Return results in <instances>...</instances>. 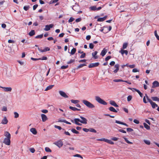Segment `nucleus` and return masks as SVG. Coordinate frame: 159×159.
<instances>
[{
  "mask_svg": "<svg viewBox=\"0 0 159 159\" xmlns=\"http://www.w3.org/2000/svg\"><path fill=\"white\" fill-rule=\"evenodd\" d=\"M4 135L6 137L4 139L3 143L5 144L9 145L11 143V134L7 131H6L5 132Z\"/></svg>",
  "mask_w": 159,
  "mask_h": 159,
  "instance_id": "nucleus-1",
  "label": "nucleus"
},
{
  "mask_svg": "<svg viewBox=\"0 0 159 159\" xmlns=\"http://www.w3.org/2000/svg\"><path fill=\"white\" fill-rule=\"evenodd\" d=\"M82 102L85 105L89 108H92L95 107V106L93 104L86 100H83Z\"/></svg>",
  "mask_w": 159,
  "mask_h": 159,
  "instance_id": "nucleus-2",
  "label": "nucleus"
},
{
  "mask_svg": "<svg viewBox=\"0 0 159 159\" xmlns=\"http://www.w3.org/2000/svg\"><path fill=\"white\" fill-rule=\"evenodd\" d=\"M95 100L97 102L101 104H102L104 105H106L107 104V102L98 96H96L95 97Z\"/></svg>",
  "mask_w": 159,
  "mask_h": 159,
  "instance_id": "nucleus-3",
  "label": "nucleus"
},
{
  "mask_svg": "<svg viewBox=\"0 0 159 159\" xmlns=\"http://www.w3.org/2000/svg\"><path fill=\"white\" fill-rule=\"evenodd\" d=\"M53 26L54 25L52 24H51L49 25H45V28L44 29V30L46 31L49 30L50 28H52Z\"/></svg>",
  "mask_w": 159,
  "mask_h": 159,
  "instance_id": "nucleus-4",
  "label": "nucleus"
},
{
  "mask_svg": "<svg viewBox=\"0 0 159 159\" xmlns=\"http://www.w3.org/2000/svg\"><path fill=\"white\" fill-rule=\"evenodd\" d=\"M80 117L82 120H80V122L85 124H87V120L86 118L82 116H80Z\"/></svg>",
  "mask_w": 159,
  "mask_h": 159,
  "instance_id": "nucleus-5",
  "label": "nucleus"
},
{
  "mask_svg": "<svg viewBox=\"0 0 159 159\" xmlns=\"http://www.w3.org/2000/svg\"><path fill=\"white\" fill-rule=\"evenodd\" d=\"M54 144L59 148L61 147L63 145V142L61 140L58 141L54 143Z\"/></svg>",
  "mask_w": 159,
  "mask_h": 159,
  "instance_id": "nucleus-6",
  "label": "nucleus"
},
{
  "mask_svg": "<svg viewBox=\"0 0 159 159\" xmlns=\"http://www.w3.org/2000/svg\"><path fill=\"white\" fill-rule=\"evenodd\" d=\"M159 87V82L157 81H155L152 83V88H156L157 87Z\"/></svg>",
  "mask_w": 159,
  "mask_h": 159,
  "instance_id": "nucleus-7",
  "label": "nucleus"
},
{
  "mask_svg": "<svg viewBox=\"0 0 159 159\" xmlns=\"http://www.w3.org/2000/svg\"><path fill=\"white\" fill-rule=\"evenodd\" d=\"M99 64L98 62L91 63L89 65V68H91L95 67H97L99 65Z\"/></svg>",
  "mask_w": 159,
  "mask_h": 159,
  "instance_id": "nucleus-8",
  "label": "nucleus"
},
{
  "mask_svg": "<svg viewBox=\"0 0 159 159\" xmlns=\"http://www.w3.org/2000/svg\"><path fill=\"white\" fill-rule=\"evenodd\" d=\"M75 123L77 125H81L82 124L79 122H80V120L78 118H75L74 120Z\"/></svg>",
  "mask_w": 159,
  "mask_h": 159,
  "instance_id": "nucleus-9",
  "label": "nucleus"
},
{
  "mask_svg": "<svg viewBox=\"0 0 159 159\" xmlns=\"http://www.w3.org/2000/svg\"><path fill=\"white\" fill-rule=\"evenodd\" d=\"M59 93L63 97L65 98H68V96L66 94V93L62 91H60Z\"/></svg>",
  "mask_w": 159,
  "mask_h": 159,
  "instance_id": "nucleus-10",
  "label": "nucleus"
},
{
  "mask_svg": "<svg viewBox=\"0 0 159 159\" xmlns=\"http://www.w3.org/2000/svg\"><path fill=\"white\" fill-rule=\"evenodd\" d=\"M42 121L43 122H45L48 119L47 117L46 116V115L44 114H42L41 115Z\"/></svg>",
  "mask_w": 159,
  "mask_h": 159,
  "instance_id": "nucleus-11",
  "label": "nucleus"
},
{
  "mask_svg": "<svg viewBox=\"0 0 159 159\" xmlns=\"http://www.w3.org/2000/svg\"><path fill=\"white\" fill-rule=\"evenodd\" d=\"M8 121L6 117L5 116L2 120L1 123L3 124H6L8 123Z\"/></svg>",
  "mask_w": 159,
  "mask_h": 159,
  "instance_id": "nucleus-12",
  "label": "nucleus"
},
{
  "mask_svg": "<svg viewBox=\"0 0 159 159\" xmlns=\"http://www.w3.org/2000/svg\"><path fill=\"white\" fill-rule=\"evenodd\" d=\"M30 131L34 135L37 134V131L35 128H32L30 129Z\"/></svg>",
  "mask_w": 159,
  "mask_h": 159,
  "instance_id": "nucleus-13",
  "label": "nucleus"
},
{
  "mask_svg": "<svg viewBox=\"0 0 159 159\" xmlns=\"http://www.w3.org/2000/svg\"><path fill=\"white\" fill-rule=\"evenodd\" d=\"M107 52V49H106L105 48H104L103 49V50L102 51L101 54L102 56L103 57L106 54V53Z\"/></svg>",
  "mask_w": 159,
  "mask_h": 159,
  "instance_id": "nucleus-14",
  "label": "nucleus"
},
{
  "mask_svg": "<svg viewBox=\"0 0 159 159\" xmlns=\"http://www.w3.org/2000/svg\"><path fill=\"white\" fill-rule=\"evenodd\" d=\"M110 103L111 105H112L115 107H118V105H117L116 103V102L114 101H111L110 102Z\"/></svg>",
  "mask_w": 159,
  "mask_h": 159,
  "instance_id": "nucleus-15",
  "label": "nucleus"
},
{
  "mask_svg": "<svg viewBox=\"0 0 159 159\" xmlns=\"http://www.w3.org/2000/svg\"><path fill=\"white\" fill-rule=\"evenodd\" d=\"M115 122L116 123L122 125H125L127 127H128V125L127 124H126L125 123L119 121L118 120H116Z\"/></svg>",
  "mask_w": 159,
  "mask_h": 159,
  "instance_id": "nucleus-16",
  "label": "nucleus"
},
{
  "mask_svg": "<svg viewBox=\"0 0 159 159\" xmlns=\"http://www.w3.org/2000/svg\"><path fill=\"white\" fill-rule=\"evenodd\" d=\"M119 65L117 64H116L115 66V67L116 68V69L114 70L113 72L114 73H116L119 70Z\"/></svg>",
  "mask_w": 159,
  "mask_h": 159,
  "instance_id": "nucleus-17",
  "label": "nucleus"
},
{
  "mask_svg": "<svg viewBox=\"0 0 159 159\" xmlns=\"http://www.w3.org/2000/svg\"><path fill=\"white\" fill-rule=\"evenodd\" d=\"M69 108L70 109H71L73 111H80V109H78L75 107H72L71 106H70Z\"/></svg>",
  "mask_w": 159,
  "mask_h": 159,
  "instance_id": "nucleus-18",
  "label": "nucleus"
},
{
  "mask_svg": "<svg viewBox=\"0 0 159 159\" xmlns=\"http://www.w3.org/2000/svg\"><path fill=\"white\" fill-rule=\"evenodd\" d=\"M109 110L111 111L115 112H117V111L113 107H110L109 108Z\"/></svg>",
  "mask_w": 159,
  "mask_h": 159,
  "instance_id": "nucleus-19",
  "label": "nucleus"
},
{
  "mask_svg": "<svg viewBox=\"0 0 159 159\" xmlns=\"http://www.w3.org/2000/svg\"><path fill=\"white\" fill-rule=\"evenodd\" d=\"M97 53H98V52L97 51H96L95 52H93L92 53V55L95 59H96L98 58V56H96V55L97 54Z\"/></svg>",
  "mask_w": 159,
  "mask_h": 159,
  "instance_id": "nucleus-20",
  "label": "nucleus"
},
{
  "mask_svg": "<svg viewBox=\"0 0 159 159\" xmlns=\"http://www.w3.org/2000/svg\"><path fill=\"white\" fill-rule=\"evenodd\" d=\"M120 52H121L122 55H123L124 53H125L126 55H127L128 54V52L127 50H124L121 49V51H120Z\"/></svg>",
  "mask_w": 159,
  "mask_h": 159,
  "instance_id": "nucleus-21",
  "label": "nucleus"
},
{
  "mask_svg": "<svg viewBox=\"0 0 159 159\" xmlns=\"http://www.w3.org/2000/svg\"><path fill=\"white\" fill-rule=\"evenodd\" d=\"M151 104L153 108H155L156 107H158L157 105L153 102L151 103Z\"/></svg>",
  "mask_w": 159,
  "mask_h": 159,
  "instance_id": "nucleus-22",
  "label": "nucleus"
},
{
  "mask_svg": "<svg viewBox=\"0 0 159 159\" xmlns=\"http://www.w3.org/2000/svg\"><path fill=\"white\" fill-rule=\"evenodd\" d=\"M151 98L154 101H156L159 102V98L157 97H152Z\"/></svg>",
  "mask_w": 159,
  "mask_h": 159,
  "instance_id": "nucleus-23",
  "label": "nucleus"
},
{
  "mask_svg": "<svg viewBox=\"0 0 159 159\" xmlns=\"http://www.w3.org/2000/svg\"><path fill=\"white\" fill-rule=\"evenodd\" d=\"M143 125L144 127L147 130H149L150 129V127L146 123H144Z\"/></svg>",
  "mask_w": 159,
  "mask_h": 159,
  "instance_id": "nucleus-24",
  "label": "nucleus"
},
{
  "mask_svg": "<svg viewBox=\"0 0 159 159\" xmlns=\"http://www.w3.org/2000/svg\"><path fill=\"white\" fill-rule=\"evenodd\" d=\"M35 34V31L34 30H32L29 33V34L30 36H32L34 35Z\"/></svg>",
  "mask_w": 159,
  "mask_h": 159,
  "instance_id": "nucleus-25",
  "label": "nucleus"
},
{
  "mask_svg": "<svg viewBox=\"0 0 159 159\" xmlns=\"http://www.w3.org/2000/svg\"><path fill=\"white\" fill-rule=\"evenodd\" d=\"M70 101L72 103H74L75 104H76L78 103V102H79V101L78 100H73V99L71 100Z\"/></svg>",
  "mask_w": 159,
  "mask_h": 159,
  "instance_id": "nucleus-26",
  "label": "nucleus"
},
{
  "mask_svg": "<svg viewBox=\"0 0 159 159\" xmlns=\"http://www.w3.org/2000/svg\"><path fill=\"white\" fill-rule=\"evenodd\" d=\"M86 65L84 64H80L76 68V69H78L80 68L83 67L84 66H86Z\"/></svg>",
  "mask_w": 159,
  "mask_h": 159,
  "instance_id": "nucleus-27",
  "label": "nucleus"
},
{
  "mask_svg": "<svg viewBox=\"0 0 159 159\" xmlns=\"http://www.w3.org/2000/svg\"><path fill=\"white\" fill-rule=\"evenodd\" d=\"M76 51V49L75 48H73L71 50L70 53L71 54V55H74L75 52Z\"/></svg>",
  "mask_w": 159,
  "mask_h": 159,
  "instance_id": "nucleus-28",
  "label": "nucleus"
},
{
  "mask_svg": "<svg viewBox=\"0 0 159 159\" xmlns=\"http://www.w3.org/2000/svg\"><path fill=\"white\" fill-rule=\"evenodd\" d=\"M123 138H124V139H125V141L128 144H133V143L132 142H130L129 141L128 139H127L125 137H123Z\"/></svg>",
  "mask_w": 159,
  "mask_h": 159,
  "instance_id": "nucleus-29",
  "label": "nucleus"
},
{
  "mask_svg": "<svg viewBox=\"0 0 159 159\" xmlns=\"http://www.w3.org/2000/svg\"><path fill=\"white\" fill-rule=\"evenodd\" d=\"M128 45L127 43H124L123 45L122 48L123 49H125L126 48Z\"/></svg>",
  "mask_w": 159,
  "mask_h": 159,
  "instance_id": "nucleus-30",
  "label": "nucleus"
},
{
  "mask_svg": "<svg viewBox=\"0 0 159 159\" xmlns=\"http://www.w3.org/2000/svg\"><path fill=\"white\" fill-rule=\"evenodd\" d=\"M71 131L73 133L76 134H78L79 133V132L78 131H77L74 128L72 129H71Z\"/></svg>",
  "mask_w": 159,
  "mask_h": 159,
  "instance_id": "nucleus-31",
  "label": "nucleus"
},
{
  "mask_svg": "<svg viewBox=\"0 0 159 159\" xmlns=\"http://www.w3.org/2000/svg\"><path fill=\"white\" fill-rule=\"evenodd\" d=\"M54 86V85H50L48 86L46 88V89H52L53 88Z\"/></svg>",
  "mask_w": 159,
  "mask_h": 159,
  "instance_id": "nucleus-32",
  "label": "nucleus"
},
{
  "mask_svg": "<svg viewBox=\"0 0 159 159\" xmlns=\"http://www.w3.org/2000/svg\"><path fill=\"white\" fill-rule=\"evenodd\" d=\"M45 151L47 152H51L52 150L48 147H46L45 148Z\"/></svg>",
  "mask_w": 159,
  "mask_h": 159,
  "instance_id": "nucleus-33",
  "label": "nucleus"
},
{
  "mask_svg": "<svg viewBox=\"0 0 159 159\" xmlns=\"http://www.w3.org/2000/svg\"><path fill=\"white\" fill-rule=\"evenodd\" d=\"M106 142L108 143L109 144H112V145H113L114 144V143L113 142H112V141H111V140H108L107 139Z\"/></svg>",
  "mask_w": 159,
  "mask_h": 159,
  "instance_id": "nucleus-34",
  "label": "nucleus"
},
{
  "mask_svg": "<svg viewBox=\"0 0 159 159\" xmlns=\"http://www.w3.org/2000/svg\"><path fill=\"white\" fill-rule=\"evenodd\" d=\"M144 142L147 144L149 145L150 144V142L149 141L147 140H144Z\"/></svg>",
  "mask_w": 159,
  "mask_h": 159,
  "instance_id": "nucleus-35",
  "label": "nucleus"
},
{
  "mask_svg": "<svg viewBox=\"0 0 159 159\" xmlns=\"http://www.w3.org/2000/svg\"><path fill=\"white\" fill-rule=\"evenodd\" d=\"M154 34L155 35V36L157 38V39L159 40V36L158 35L157 33V32L156 30L155 31H154Z\"/></svg>",
  "mask_w": 159,
  "mask_h": 159,
  "instance_id": "nucleus-36",
  "label": "nucleus"
},
{
  "mask_svg": "<svg viewBox=\"0 0 159 159\" xmlns=\"http://www.w3.org/2000/svg\"><path fill=\"white\" fill-rule=\"evenodd\" d=\"M58 0H52V1H51L49 2V4H52L55 3L56 2H58Z\"/></svg>",
  "mask_w": 159,
  "mask_h": 159,
  "instance_id": "nucleus-37",
  "label": "nucleus"
},
{
  "mask_svg": "<svg viewBox=\"0 0 159 159\" xmlns=\"http://www.w3.org/2000/svg\"><path fill=\"white\" fill-rule=\"evenodd\" d=\"M107 139H105V138L101 139H97V141H104L106 142Z\"/></svg>",
  "mask_w": 159,
  "mask_h": 159,
  "instance_id": "nucleus-38",
  "label": "nucleus"
},
{
  "mask_svg": "<svg viewBox=\"0 0 159 159\" xmlns=\"http://www.w3.org/2000/svg\"><path fill=\"white\" fill-rule=\"evenodd\" d=\"M113 81L116 82H123L124 80L120 79H116L114 80H113Z\"/></svg>",
  "mask_w": 159,
  "mask_h": 159,
  "instance_id": "nucleus-39",
  "label": "nucleus"
},
{
  "mask_svg": "<svg viewBox=\"0 0 159 159\" xmlns=\"http://www.w3.org/2000/svg\"><path fill=\"white\" fill-rule=\"evenodd\" d=\"M89 131L93 133H96L97 131L96 130L93 128H90L89 129Z\"/></svg>",
  "mask_w": 159,
  "mask_h": 159,
  "instance_id": "nucleus-40",
  "label": "nucleus"
},
{
  "mask_svg": "<svg viewBox=\"0 0 159 159\" xmlns=\"http://www.w3.org/2000/svg\"><path fill=\"white\" fill-rule=\"evenodd\" d=\"M132 98V96H131V95L128 96L127 98V101L128 102L130 101V100H131Z\"/></svg>",
  "mask_w": 159,
  "mask_h": 159,
  "instance_id": "nucleus-41",
  "label": "nucleus"
},
{
  "mask_svg": "<svg viewBox=\"0 0 159 159\" xmlns=\"http://www.w3.org/2000/svg\"><path fill=\"white\" fill-rule=\"evenodd\" d=\"M137 91L140 95L141 97H142L143 96V94L139 91V90H135Z\"/></svg>",
  "mask_w": 159,
  "mask_h": 159,
  "instance_id": "nucleus-42",
  "label": "nucleus"
},
{
  "mask_svg": "<svg viewBox=\"0 0 159 159\" xmlns=\"http://www.w3.org/2000/svg\"><path fill=\"white\" fill-rule=\"evenodd\" d=\"M14 114L15 115L14 117L15 118H17L19 117V115L18 113L17 112H15L14 113Z\"/></svg>",
  "mask_w": 159,
  "mask_h": 159,
  "instance_id": "nucleus-43",
  "label": "nucleus"
},
{
  "mask_svg": "<svg viewBox=\"0 0 159 159\" xmlns=\"http://www.w3.org/2000/svg\"><path fill=\"white\" fill-rule=\"evenodd\" d=\"M90 8L92 10H97V7L96 6H92L91 7H90Z\"/></svg>",
  "mask_w": 159,
  "mask_h": 159,
  "instance_id": "nucleus-44",
  "label": "nucleus"
},
{
  "mask_svg": "<svg viewBox=\"0 0 159 159\" xmlns=\"http://www.w3.org/2000/svg\"><path fill=\"white\" fill-rule=\"evenodd\" d=\"M30 8L29 6H25L23 8L24 10L26 11L28 10Z\"/></svg>",
  "mask_w": 159,
  "mask_h": 159,
  "instance_id": "nucleus-45",
  "label": "nucleus"
},
{
  "mask_svg": "<svg viewBox=\"0 0 159 159\" xmlns=\"http://www.w3.org/2000/svg\"><path fill=\"white\" fill-rule=\"evenodd\" d=\"M126 130L128 132H132L133 131V129H132L130 128H127Z\"/></svg>",
  "mask_w": 159,
  "mask_h": 159,
  "instance_id": "nucleus-46",
  "label": "nucleus"
},
{
  "mask_svg": "<svg viewBox=\"0 0 159 159\" xmlns=\"http://www.w3.org/2000/svg\"><path fill=\"white\" fill-rule=\"evenodd\" d=\"M43 37V34H40L36 36L35 37V38L37 39V38H42Z\"/></svg>",
  "mask_w": 159,
  "mask_h": 159,
  "instance_id": "nucleus-47",
  "label": "nucleus"
},
{
  "mask_svg": "<svg viewBox=\"0 0 159 159\" xmlns=\"http://www.w3.org/2000/svg\"><path fill=\"white\" fill-rule=\"evenodd\" d=\"M94 45L92 43H90L89 44V47L90 48L92 49L94 47Z\"/></svg>",
  "mask_w": 159,
  "mask_h": 159,
  "instance_id": "nucleus-48",
  "label": "nucleus"
},
{
  "mask_svg": "<svg viewBox=\"0 0 159 159\" xmlns=\"http://www.w3.org/2000/svg\"><path fill=\"white\" fill-rule=\"evenodd\" d=\"M132 72H134V73L136 72H139V70H138L137 69L134 68L133 69Z\"/></svg>",
  "mask_w": 159,
  "mask_h": 159,
  "instance_id": "nucleus-49",
  "label": "nucleus"
},
{
  "mask_svg": "<svg viewBox=\"0 0 159 159\" xmlns=\"http://www.w3.org/2000/svg\"><path fill=\"white\" fill-rule=\"evenodd\" d=\"M98 21H103L104 20V19L103 18V17L102 18H100L98 19L97 20Z\"/></svg>",
  "mask_w": 159,
  "mask_h": 159,
  "instance_id": "nucleus-50",
  "label": "nucleus"
},
{
  "mask_svg": "<svg viewBox=\"0 0 159 159\" xmlns=\"http://www.w3.org/2000/svg\"><path fill=\"white\" fill-rule=\"evenodd\" d=\"M54 127L55 128H57L60 130H61L62 129V128H61V127L58 125H55L54 126Z\"/></svg>",
  "mask_w": 159,
  "mask_h": 159,
  "instance_id": "nucleus-51",
  "label": "nucleus"
},
{
  "mask_svg": "<svg viewBox=\"0 0 159 159\" xmlns=\"http://www.w3.org/2000/svg\"><path fill=\"white\" fill-rule=\"evenodd\" d=\"M74 157H80L81 158H83V157L82 156H81L79 154H76L74 156Z\"/></svg>",
  "mask_w": 159,
  "mask_h": 159,
  "instance_id": "nucleus-52",
  "label": "nucleus"
},
{
  "mask_svg": "<svg viewBox=\"0 0 159 159\" xmlns=\"http://www.w3.org/2000/svg\"><path fill=\"white\" fill-rule=\"evenodd\" d=\"M0 88L2 89H11L12 88L11 87H2L0 86Z\"/></svg>",
  "mask_w": 159,
  "mask_h": 159,
  "instance_id": "nucleus-53",
  "label": "nucleus"
},
{
  "mask_svg": "<svg viewBox=\"0 0 159 159\" xmlns=\"http://www.w3.org/2000/svg\"><path fill=\"white\" fill-rule=\"evenodd\" d=\"M30 152L32 153H34L35 151V150L33 148H30Z\"/></svg>",
  "mask_w": 159,
  "mask_h": 159,
  "instance_id": "nucleus-54",
  "label": "nucleus"
},
{
  "mask_svg": "<svg viewBox=\"0 0 159 159\" xmlns=\"http://www.w3.org/2000/svg\"><path fill=\"white\" fill-rule=\"evenodd\" d=\"M74 20V19L73 18L71 17L69 20L68 22H72Z\"/></svg>",
  "mask_w": 159,
  "mask_h": 159,
  "instance_id": "nucleus-55",
  "label": "nucleus"
},
{
  "mask_svg": "<svg viewBox=\"0 0 159 159\" xmlns=\"http://www.w3.org/2000/svg\"><path fill=\"white\" fill-rule=\"evenodd\" d=\"M83 130L86 132H88L89 131V129H88L85 128H84L83 129Z\"/></svg>",
  "mask_w": 159,
  "mask_h": 159,
  "instance_id": "nucleus-56",
  "label": "nucleus"
},
{
  "mask_svg": "<svg viewBox=\"0 0 159 159\" xmlns=\"http://www.w3.org/2000/svg\"><path fill=\"white\" fill-rule=\"evenodd\" d=\"M134 122L136 124H139V121L136 119H134Z\"/></svg>",
  "mask_w": 159,
  "mask_h": 159,
  "instance_id": "nucleus-57",
  "label": "nucleus"
},
{
  "mask_svg": "<svg viewBox=\"0 0 159 159\" xmlns=\"http://www.w3.org/2000/svg\"><path fill=\"white\" fill-rule=\"evenodd\" d=\"M41 111H42V112L43 113H48V111L47 110L43 109V110H42Z\"/></svg>",
  "mask_w": 159,
  "mask_h": 159,
  "instance_id": "nucleus-58",
  "label": "nucleus"
},
{
  "mask_svg": "<svg viewBox=\"0 0 159 159\" xmlns=\"http://www.w3.org/2000/svg\"><path fill=\"white\" fill-rule=\"evenodd\" d=\"M111 139L112 140H113V141H117L118 140V138H117L116 137H114L112 138Z\"/></svg>",
  "mask_w": 159,
  "mask_h": 159,
  "instance_id": "nucleus-59",
  "label": "nucleus"
},
{
  "mask_svg": "<svg viewBox=\"0 0 159 159\" xmlns=\"http://www.w3.org/2000/svg\"><path fill=\"white\" fill-rule=\"evenodd\" d=\"M68 67V65H67L66 66H63L61 67V69H65L67 68Z\"/></svg>",
  "mask_w": 159,
  "mask_h": 159,
  "instance_id": "nucleus-60",
  "label": "nucleus"
},
{
  "mask_svg": "<svg viewBox=\"0 0 159 159\" xmlns=\"http://www.w3.org/2000/svg\"><path fill=\"white\" fill-rule=\"evenodd\" d=\"M85 53H83L80 56L81 58H83L85 57Z\"/></svg>",
  "mask_w": 159,
  "mask_h": 159,
  "instance_id": "nucleus-61",
  "label": "nucleus"
},
{
  "mask_svg": "<svg viewBox=\"0 0 159 159\" xmlns=\"http://www.w3.org/2000/svg\"><path fill=\"white\" fill-rule=\"evenodd\" d=\"M111 58V56H108L105 59V61H107L109 59H110Z\"/></svg>",
  "mask_w": 159,
  "mask_h": 159,
  "instance_id": "nucleus-62",
  "label": "nucleus"
},
{
  "mask_svg": "<svg viewBox=\"0 0 159 159\" xmlns=\"http://www.w3.org/2000/svg\"><path fill=\"white\" fill-rule=\"evenodd\" d=\"M81 20V18H79L76 19L75 21L77 22L80 21Z\"/></svg>",
  "mask_w": 159,
  "mask_h": 159,
  "instance_id": "nucleus-63",
  "label": "nucleus"
},
{
  "mask_svg": "<svg viewBox=\"0 0 159 159\" xmlns=\"http://www.w3.org/2000/svg\"><path fill=\"white\" fill-rule=\"evenodd\" d=\"M38 6V5L37 4H35V5H34L33 6V10H35V9L37 8Z\"/></svg>",
  "mask_w": 159,
  "mask_h": 159,
  "instance_id": "nucleus-64",
  "label": "nucleus"
}]
</instances>
